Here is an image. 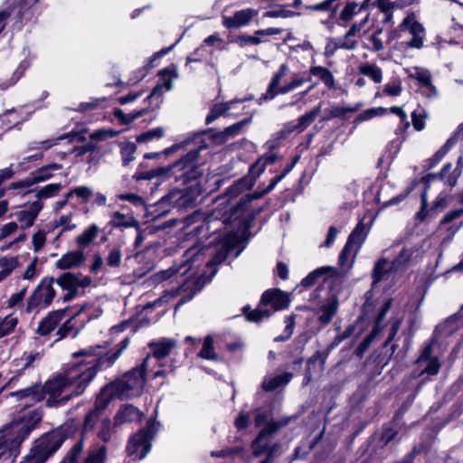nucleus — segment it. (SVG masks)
Listing matches in <instances>:
<instances>
[{
    "instance_id": "f257e3e1",
    "label": "nucleus",
    "mask_w": 463,
    "mask_h": 463,
    "mask_svg": "<svg viewBox=\"0 0 463 463\" xmlns=\"http://www.w3.org/2000/svg\"><path fill=\"white\" fill-rule=\"evenodd\" d=\"M252 415L255 427H264L250 443L251 454L254 458L264 456L260 463H274L275 458L280 455L281 444L279 441L271 443L270 439L280 428L288 424L289 419L271 420L273 410L270 405L254 409Z\"/></svg>"
},
{
    "instance_id": "f03ea898",
    "label": "nucleus",
    "mask_w": 463,
    "mask_h": 463,
    "mask_svg": "<svg viewBox=\"0 0 463 463\" xmlns=\"http://www.w3.org/2000/svg\"><path fill=\"white\" fill-rule=\"evenodd\" d=\"M42 420L38 411H30L27 417L11 421L0 430V461L14 463L20 454L22 443Z\"/></svg>"
},
{
    "instance_id": "7ed1b4c3",
    "label": "nucleus",
    "mask_w": 463,
    "mask_h": 463,
    "mask_svg": "<svg viewBox=\"0 0 463 463\" xmlns=\"http://www.w3.org/2000/svg\"><path fill=\"white\" fill-rule=\"evenodd\" d=\"M79 426L72 420L42 435L34 440L28 454L19 463H45L61 448L65 439L76 432Z\"/></svg>"
},
{
    "instance_id": "20e7f679",
    "label": "nucleus",
    "mask_w": 463,
    "mask_h": 463,
    "mask_svg": "<svg viewBox=\"0 0 463 463\" xmlns=\"http://www.w3.org/2000/svg\"><path fill=\"white\" fill-rule=\"evenodd\" d=\"M100 345L89 346L73 353L74 358L82 357V359L67 369L75 377L77 384L73 389L74 395H81L90 382L96 377L98 372L107 369L108 367H99L98 363L99 359H103L105 354H100Z\"/></svg>"
},
{
    "instance_id": "39448f33",
    "label": "nucleus",
    "mask_w": 463,
    "mask_h": 463,
    "mask_svg": "<svg viewBox=\"0 0 463 463\" xmlns=\"http://www.w3.org/2000/svg\"><path fill=\"white\" fill-rule=\"evenodd\" d=\"M294 163L288 164L282 173L273 178L270 184L261 191H255L252 194H245L236 203L235 206L230 210L229 217L225 219L228 222H239V225L249 227L255 217L263 211V206L251 208L250 203L254 200H258L265 194L271 192L275 186L293 169Z\"/></svg>"
},
{
    "instance_id": "423d86ee",
    "label": "nucleus",
    "mask_w": 463,
    "mask_h": 463,
    "mask_svg": "<svg viewBox=\"0 0 463 463\" xmlns=\"http://www.w3.org/2000/svg\"><path fill=\"white\" fill-rule=\"evenodd\" d=\"M195 148L191 149L185 155L175 160L172 164V170H174V178L175 182L187 184L189 182L196 181L202 177L203 171L202 165L204 160L201 156V152L209 147L206 140L202 137L197 140Z\"/></svg>"
},
{
    "instance_id": "0eeeda50",
    "label": "nucleus",
    "mask_w": 463,
    "mask_h": 463,
    "mask_svg": "<svg viewBox=\"0 0 463 463\" xmlns=\"http://www.w3.org/2000/svg\"><path fill=\"white\" fill-rule=\"evenodd\" d=\"M289 304L290 298L288 293L278 288H269L262 293L255 309L251 310L250 306H245L242 307V314L247 321L259 323L264 318L270 317L274 312L288 308Z\"/></svg>"
},
{
    "instance_id": "6e6552de",
    "label": "nucleus",
    "mask_w": 463,
    "mask_h": 463,
    "mask_svg": "<svg viewBox=\"0 0 463 463\" xmlns=\"http://www.w3.org/2000/svg\"><path fill=\"white\" fill-rule=\"evenodd\" d=\"M148 366V357L136 367L126 372L121 378H118L104 386V391L112 392L119 399L140 395L146 383V372Z\"/></svg>"
},
{
    "instance_id": "1a4fd4ad",
    "label": "nucleus",
    "mask_w": 463,
    "mask_h": 463,
    "mask_svg": "<svg viewBox=\"0 0 463 463\" xmlns=\"http://www.w3.org/2000/svg\"><path fill=\"white\" fill-rule=\"evenodd\" d=\"M202 193L201 187L195 184L183 190H173L163 196L156 203L158 215H165L175 208H190L197 204L198 197Z\"/></svg>"
},
{
    "instance_id": "9d476101",
    "label": "nucleus",
    "mask_w": 463,
    "mask_h": 463,
    "mask_svg": "<svg viewBox=\"0 0 463 463\" xmlns=\"http://www.w3.org/2000/svg\"><path fill=\"white\" fill-rule=\"evenodd\" d=\"M76 384L75 377L67 370L42 384L43 399L46 394H49V398L45 402L46 406L52 408L64 405L71 398L77 397L78 395H74L72 391L69 394L59 398L68 387L76 386Z\"/></svg>"
},
{
    "instance_id": "9b49d317",
    "label": "nucleus",
    "mask_w": 463,
    "mask_h": 463,
    "mask_svg": "<svg viewBox=\"0 0 463 463\" xmlns=\"http://www.w3.org/2000/svg\"><path fill=\"white\" fill-rule=\"evenodd\" d=\"M161 83H158L152 90L151 93L147 96L146 100L150 101L151 106L143 108L132 113L128 114V124L136 120L137 118L144 116L149 110L158 109L160 104L163 102L164 89L165 90H171L173 88L172 80L177 78V72L175 65L172 64L158 71Z\"/></svg>"
},
{
    "instance_id": "f8f14e48",
    "label": "nucleus",
    "mask_w": 463,
    "mask_h": 463,
    "mask_svg": "<svg viewBox=\"0 0 463 463\" xmlns=\"http://www.w3.org/2000/svg\"><path fill=\"white\" fill-rule=\"evenodd\" d=\"M54 284L63 291L57 301L61 300L63 303L75 299L80 295V289L89 287L92 281L89 276H84L80 272L73 273L71 271L61 273L59 277L54 278Z\"/></svg>"
},
{
    "instance_id": "ddd939ff",
    "label": "nucleus",
    "mask_w": 463,
    "mask_h": 463,
    "mask_svg": "<svg viewBox=\"0 0 463 463\" xmlns=\"http://www.w3.org/2000/svg\"><path fill=\"white\" fill-rule=\"evenodd\" d=\"M158 424L150 419L144 428L130 438L126 448L128 456H135L138 460L146 456L151 449V440L157 430L156 425Z\"/></svg>"
},
{
    "instance_id": "4468645a",
    "label": "nucleus",
    "mask_w": 463,
    "mask_h": 463,
    "mask_svg": "<svg viewBox=\"0 0 463 463\" xmlns=\"http://www.w3.org/2000/svg\"><path fill=\"white\" fill-rule=\"evenodd\" d=\"M54 278L46 276L41 279L37 287L28 298L26 311L31 312L37 307H48L56 296V290L53 288Z\"/></svg>"
},
{
    "instance_id": "2eb2a0df",
    "label": "nucleus",
    "mask_w": 463,
    "mask_h": 463,
    "mask_svg": "<svg viewBox=\"0 0 463 463\" xmlns=\"http://www.w3.org/2000/svg\"><path fill=\"white\" fill-rule=\"evenodd\" d=\"M118 398L112 392L104 391V387L101 389L99 394L97 396L94 403V407L85 416L84 421L81 426V435L86 436L89 432H92L95 430L96 425L99 423L100 418H104V412L111 401L114 398Z\"/></svg>"
},
{
    "instance_id": "dca6fc26",
    "label": "nucleus",
    "mask_w": 463,
    "mask_h": 463,
    "mask_svg": "<svg viewBox=\"0 0 463 463\" xmlns=\"http://www.w3.org/2000/svg\"><path fill=\"white\" fill-rule=\"evenodd\" d=\"M238 241L234 236L227 235L222 238L215 246L212 260L208 261L207 267L213 268L224 262L227 257L236 250Z\"/></svg>"
},
{
    "instance_id": "f3484780",
    "label": "nucleus",
    "mask_w": 463,
    "mask_h": 463,
    "mask_svg": "<svg viewBox=\"0 0 463 463\" xmlns=\"http://www.w3.org/2000/svg\"><path fill=\"white\" fill-rule=\"evenodd\" d=\"M257 14V10L252 8L240 10L235 12L232 16H223L222 24L227 29H237L247 25Z\"/></svg>"
},
{
    "instance_id": "a211bd4d",
    "label": "nucleus",
    "mask_w": 463,
    "mask_h": 463,
    "mask_svg": "<svg viewBox=\"0 0 463 463\" xmlns=\"http://www.w3.org/2000/svg\"><path fill=\"white\" fill-rule=\"evenodd\" d=\"M338 307V298L335 294L330 295L323 305L317 308V313L320 314L317 317V321L323 326L329 325L337 313Z\"/></svg>"
},
{
    "instance_id": "6ab92c4d",
    "label": "nucleus",
    "mask_w": 463,
    "mask_h": 463,
    "mask_svg": "<svg viewBox=\"0 0 463 463\" xmlns=\"http://www.w3.org/2000/svg\"><path fill=\"white\" fill-rule=\"evenodd\" d=\"M69 307L50 312L39 324L37 333L41 335H47L55 329L58 324L63 319Z\"/></svg>"
},
{
    "instance_id": "aec40b11",
    "label": "nucleus",
    "mask_w": 463,
    "mask_h": 463,
    "mask_svg": "<svg viewBox=\"0 0 463 463\" xmlns=\"http://www.w3.org/2000/svg\"><path fill=\"white\" fill-rule=\"evenodd\" d=\"M143 413L132 404H124L117 411L114 416V427H118L123 423L140 421Z\"/></svg>"
},
{
    "instance_id": "412c9836",
    "label": "nucleus",
    "mask_w": 463,
    "mask_h": 463,
    "mask_svg": "<svg viewBox=\"0 0 463 463\" xmlns=\"http://www.w3.org/2000/svg\"><path fill=\"white\" fill-rule=\"evenodd\" d=\"M85 261L82 250H73L63 254L55 263L57 269L66 270L79 268Z\"/></svg>"
},
{
    "instance_id": "4be33fe9",
    "label": "nucleus",
    "mask_w": 463,
    "mask_h": 463,
    "mask_svg": "<svg viewBox=\"0 0 463 463\" xmlns=\"http://www.w3.org/2000/svg\"><path fill=\"white\" fill-rule=\"evenodd\" d=\"M288 71V66L286 63L281 64L279 70L273 75L266 92L258 99L259 105H261L263 101L271 100L276 97L275 89L279 86L281 79Z\"/></svg>"
},
{
    "instance_id": "5701e85b",
    "label": "nucleus",
    "mask_w": 463,
    "mask_h": 463,
    "mask_svg": "<svg viewBox=\"0 0 463 463\" xmlns=\"http://www.w3.org/2000/svg\"><path fill=\"white\" fill-rule=\"evenodd\" d=\"M162 177L163 180L174 177V170H172V164L166 166H159L155 169L146 171V172H139L137 171L132 176L136 181L140 180H151L155 177Z\"/></svg>"
},
{
    "instance_id": "b1692460",
    "label": "nucleus",
    "mask_w": 463,
    "mask_h": 463,
    "mask_svg": "<svg viewBox=\"0 0 463 463\" xmlns=\"http://www.w3.org/2000/svg\"><path fill=\"white\" fill-rule=\"evenodd\" d=\"M256 178L251 175L239 179L226 189L225 196L229 199L236 198L245 190L251 188Z\"/></svg>"
},
{
    "instance_id": "393cba45",
    "label": "nucleus",
    "mask_w": 463,
    "mask_h": 463,
    "mask_svg": "<svg viewBox=\"0 0 463 463\" xmlns=\"http://www.w3.org/2000/svg\"><path fill=\"white\" fill-rule=\"evenodd\" d=\"M11 396L17 400L30 398L33 402H42L43 400L42 383L40 382L35 383L27 388L12 392Z\"/></svg>"
},
{
    "instance_id": "a878e982",
    "label": "nucleus",
    "mask_w": 463,
    "mask_h": 463,
    "mask_svg": "<svg viewBox=\"0 0 463 463\" xmlns=\"http://www.w3.org/2000/svg\"><path fill=\"white\" fill-rule=\"evenodd\" d=\"M43 203L42 201H35L31 203L29 210L21 211L18 213V221L23 224L24 227H31L39 213L42 211Z\"/></svg>"
},
{
    "instance_id": "bb28decb",
    "label": "nucleus",
    "mask_w": 463,
    "mask_h": 463,
    "mask_svg": "<svg viewBox=\"0 0 463 463\" xmlns=\"http://www.w3.org/2000/svg\"><path fill=\"white\" fill-rule=\"evenodd\" d=\"M96 428L98 429L97 437L104 443H109L112 440L113 434L115 433L114 430L117 427H114V421L112 422L109 417H104L99 420Z\"/></svg>"
},
{
    "instance_id": "cd10ccee",
    "label": "nucleus",
    "mask_w": 463,
    "mask_h": 463,
    "mask_svg": "<svg viewBox=\"0 0 463 463\" xmlns=\"http://www.w3.org/2000/svg\"><path fill=\"white\" fill-rule=\"evenodd\" d=\"M326 274H328L329 276L334 277V276L338 275V271H337L336 268H335V267H331V266L320 267V268L311 271L307 277H305L301 280L300 286H302L303 288H309L316 283V281L318 278H320L321 276L326 275Z\"/></svg>"
},
{
    "instance_id": "c85d7f7f",
    "label": "nucleus",
    "mask_w": 463,
    "mask_h": 463,
    "mask_svg": "<svg viewBox=\"0 0 463 463\" xmlns=\"http://www.w3.org/2000/svg\"><path fill=\"white\" fill-rule=\"evenodd\" d=\"M292 377V373L286 372L275 377L264 378L261 383V388L265 392L275 391L280 386L287 385L291 381Z\"/></svg>"
},
{
    "instance_id": "c756f323",
    "label": "nucleus",
    "mask_w": 463,
    "mask_h": 463,
    "mask_svg": "<svg viewBox=\"0 0 463 463\" xmlns=\"http://www.w3.org/2000/svg\"><path fill=\"white\" fill-rule=\"evenodd\" d=\"M368 231H366L365 224L361 221L359 222L354 229L352 231L350 235L348 236L346 243L349 245L355 247V253L362 247L367 237Z\"/></svg>"
},
{
    "instance_id": "7c9ffc66",
    "label": "nucleus",
    "mask_w": 463,
    "mask_h": 463,
    "mask_svg": "<svg viewBox=\"0 0 463 463\" xmlns=\"http://www.w3.org/2000/svg\"><path fill=\"white\" fill-rule=\"evenodd\" d=\"M66 137H70L71 140H72L74 137H76L79 141L85 140V137L82 134L77 133V132H71L67 135L61 136L56 139L52 138V139H46V140H43L41 142H31L29 144L28 148L30 150H35V149H41V148L49 149L50 147L58 144V141L62 140Z\"/></svg>"
},
{
    "instance_id": "2f4dec72",
    "label": "nucleus",
    "mask_w": 463,
    "mask_h": 463,
    "mask_svg": "<svg viewBox=\"0 0 463 463\" xmlns=\"http://www.w3.org/2000/svg\"><path fill=\"white\" fill-rule=\"evenodd\" d=\"M388 263L389 261L385 258H382L374 263V267L372 272L373 287L381 282L383 279H387L389 274L395 272L394 270H391V266L387 268Z\"/></svg>"
},
{
    "instance_id": "473e14b6",
    "label": "nucleus",
    "mask_w": 463,
    "mask_h": 463,
    "mask_svg": "<svg viewBox=\"0 0 463 463\" xmlns=\"http://www.w3.org/2000/svg\"><path fill=\"white\" fill-rule=\"evenodd\" d=\"M363 12L360 9L359 4L354 0H347V3L339 14L337 23L341 25L345 26L355 14Z\"/></svg>"
},
{
    "instance_id": "72a5a7b5",
    "label": "nucleus",
    "mask_w": 463,
    "mask_h": 463,
    "mask_svg": "<svg viewBox=\"0 0 463 463\" xmlns=\"http://www.w3.org/2000/svg\"><path fill=\"white\" fill-rule=\"evenodd\" d=\"M441 364L439 358L426 360L422 366H418V370L411 373L413 378L420 377L423 374L436 375L439 373Z\"/></svg>"
},
{
    "instance_id": "f704fd0d",
    "label": "nucleus",
    "mask_w": 463,
    "mask_h": 463,
    "mask_svg": "<svg viewBox=\"0 0 463 463\" xmlns=\"http://www.w3.org/2000/svg\"><path fill=\"white\" fill-rule=\"evenodd\" d=\"M129 344V339L128 337L124 338L118 345V349L111 353H105V356L101 361L99 360L98 365L99 367H110L114 364V363L118 359L121 355L122 352L128 347Z\"/></svg>"
},
{
    "instance_id": "c9c22d12",
    "label": "nucleus",
    "mask_w": 463,
    "mask_h": 463,
    "mask_svg": "<svg viewBox=\"0 0 463 463\" xmlns=\"http://www.w3.org/2000/svg\"><path fill=\"white\" fill-rule=\"evenodd\" d=\"M212 129H204L197 132H194L190 134L186 138H184L182 142L179 144H175L172 146L165 148L163 152L165 156H168L177 149L184 146H188L192 144H197V140L201 138L202 137H204L205 134L209 133Z\"/></svg>"
},
{
    "instance_id": "e433bc0d",
    "label": "nucleus",
    "mask_w": 463,
    "mask_h": 463,
    "mask_svg": "<svg viewBox=\"0 0 463 463\" xmlns=\"http://www.w3.org/2000/svg\"><path fill=\"white\" fill-rule=\"evenodd\" d=\"M278 157L279 156L275 154L265 155L250 167L249 174L255 178L259 177L264 172L266 165L274 164Z\"/></svg>"
},
{
    "instance_id": "4c0bfd02",
    "label": "nucleus",
    "mask_w": 463,
    "mask_h": 463,
    "mask_svg": "<svg viewBox=\"0 0 463 463\" xmlns=\"http://www.w3.org/2000/svg\"><path fill=\"white\" fill-rule=\"evenodd\" d=\"M84 310V306L80 307V309L70 319L65 321L61 326L58 329L56 335L58 338L56 341L61 340L68 335H71L72 338H75L79 334V329L74 327V325L71 323V320L74 317L80 315Z\"/></svg>"
},
{
    "instance_id": "58836bf2",
    "label": "nucleus",
    "mask_w": 463,
    "mask_h": 463,
    "mask_svg": "<svg viewBox=\"0 0 463 463\" xmlns=\"http://www.w3.org/2000/svg\"><path fill=\"white\" fill-rule=\"evenodd\" d=\"M176 342L174 339H163L153 345V354L157 359H163L169 355Z\"/></svg>"
},
{
    "instance_id": "ea45409f",
    "label": "nucleus",
    "mask_w": 463,
    "mask_h": 463,
    "mask_svg": "<svg viewBox=\"0 0 463 463\" xmlns=\"http://www.w3.org/2000/svg\"><path fill=\"white\" fill-rule=\"evenodd\" d=\"M119 148L122 165L128 166L135 160V153L137 152V146L133 142H121L119 143Z\"/></svg>"
},
{
    "instance_id": "a19ab883",
    "label": "nucleus",
    "mask_w": 463,
    "mask_h": 463,
    "mask_svg": "<svg viewBox=\"0 0 463 463\" xmlns=\"http://www.w3.org/2000/svg\"><path fill=\"white\" fill-rule=\"evenodd\" d=\"M235 103V100H230L228 102L217 103L213 105L211 109L209 114L205 118L206 125L211 124L219 117L224 115L228 110L232 109V104Z\"/></svg>"
},
{
    "instance_id": "79ce46f5",
    "label": "nucleus",
    "mask_w": 463,
    "mask_h": 463,
    "mask_svg": "<svg viewBox=\"0 0 463 463\" xmlns=\"http://www.w3.org/2000/svg\"><path fill=\"white\" fill-rule=\"evenodd\" d=\"M309 72L311 75L318 77L326 87H334L335 79L332 72L327 68L322 66H311L309 69Z\"/></svg>"
},
{
    "instance_id": "37998d69",
    "label": "nucleus",
    "mask_w": 463,
    "mask_h": 463,
    "mask_svg": "<svg viewBox=\"0 0 463 463\" xmlns=\"http://www.w3.org/2000/svg\"><path fill=\"white\" fill-rule=\"evenodd\" d=\"M358 70L361 74L371 78L375 83H380L382 81L383 71L377 65L365 62L362 63Z\"/></svg>"
},
{
    "instance_id": "c03bdc74",
    "label": "nucleus",
    "mask_w": 463,
    "mask_h": 463,
    "mask_svg": "<svg viewBox=\"0 0 463 463\" xmlns=\"http://www.w3.org/2000/svg\"><path fill=\"white\" fill-rule=\"evenodd\" d=\"M99 232V229L96 224L90 225L80 236H78L76 240L77 244L81 248L89 246L96 239Z\"/></svg>"
},
{
    "instance_id": "a18cd8bd",
    "label": "nucleus",
    "mask_w": 463,
    "mask_h": 463,
    "mask_svg": "<svg viewBox=\"0 0 463 463\" xmlns=\"http://www.w3.org/2000/svg\"><path fill=\"white\" fill-rule=\"evenodd\" d=\"M412 251L403 248L391 264V270L400 271L411 261Z\"/></svg>"
},
{
    "instance_id": "49530a36",
    "label": "nucleus",
    "mask_w": 463,
    "mask_h": 463,
    "mask_svg": "<svg viewBox=\"0 0 463 463\" xmlns=\"http://www.w3.org/2000/svg\"><path fill=\"white\" fill-rule=\"evenodd\" d=\"M452 168V165L451 163H446L441 170L439 172V173H431V174H428L426 175H424L422 178H421V182L424 184L425 185V190L427 192V190L430 188V182L434 181V180H447L446 179V175L447 174H449Z\"/></svg>"
},
{
    "instance_id": "de8ad7c7",
    "label": "nucleus",
    "mask_w": 463,
    "mask_h": 463,
    "mask_svg": "<svg viewBox=\"0 0 463 463\" xmlns=\"http://www.w3.org/2000/svg\"><path fill=\"white\" fill-rule=\"evenodd\" d=\"M107 448L105 445L90 449L83 463H105Z\"/></svg>"
},
{
    "instance_id": "09e8293b",
    "label": "nucleus",
    "mask_w": 463,
    "mask_h": 463,
    "mask_svg": "<svg viewBox=\"0 0 463 463\" xmlns=\"http://www.w3.org/2000/svg\"><path fill=\"white\" fill-rule=\"evenodd\" d=\"M85 436L81 435V439L78 440L73 447L68 451L66 456L60 463H78L80 454L83 449V439Z\"/></svg>"
},
{
    "instance_id": "8fccbe9b",
    "label": "nucleus",
    "mask_w": 463,
    "mask_h": 463,
    "mask_svg": "<svg viewBox=\"0 0 463 463\" xmlns=\"http://www.w3.org/2000/svg\"><path fill=\"white\" fill-rule=\"evenodd\" d=\"M320 112L321 104L313 108L309 112L306 113L305 115L301 116L298 118L297 128L299 131H303L316 119V118L319 115Z\"/></svg>"
},
{
    "instance_id": "3c124183",
    "label": "nucleus",
    "mask_w": 463,
    "mask_h": 463,
    "mask_svg": "<svg viewBox=\"0 0 463 463\" xmlns=\"http://www.w3.org/2000/svg\"><path fill=\"white\" fill-rule=\"evenodd\" d=\"M18 266V260L15 257L3 258L0 260V281L8 277Z\"/></svg>"
},
{
    "instance_id": "603ef678",
    "label": "nucleus",
    "mask_w": 463,
    "mask_h": 463,
    "mask_svg": "<svg viewBox=\"0 0 463 463\" xmlns=\"http://www.w3.org/2000/svg\"><path fill=\"white\" fill-rule=\"evenodd\" d=\"M198 355L201 358L207 360L216 361L218 359L217 354L214 352L213 339L212 336L208 335L204 338L203 347L199 352Z\"/></svg>"
},
{
    "instance_id": "864d4df0",
    "label": "nucleus",
    "mask_w": 463,
    "mask_h": 463,
    "mask_svg": "<svg viewBox=\"0 0 463 463\" xmlns=\"http://www.w3.org/2000/svg\"><path fill=\"white\" fill-rule=\"evenodd\" d=\"M61 188L62 186L61 184H50L45 185L44 187L37 191V201H41L42 199H46L54 196L60 192ZM33 192H36V190L33 189L29 191V193Z\"/></svg>"
},
{
    "instance_id": "5fc2aeb1",
    "label": "nucleus",
    "mask_w": 463,
    "mask_h": 463,
    "mask_svg": "<svg viewBox=\"0 0 463 463\" xmlns=\"http://www.w3.org/2000/svg\"><path fill=\"white\" fill-rule=\"evenodd\" d=\"M436 343L437 338L435 335H433L431 339H430V341L425 345L419 358L416 360L417 366H422L426 360L437 358L436 356H432V348Z\"/></svg>"
},
{
    "instance_id": "6e6d98bb",
    "label": "nucleus",
    "mask_w": 463,
    "mask_h": 463,
    "mask_svg": "<svg viewBox=\"0 0 463 463\" xmlns=\"http://www.w3.org/2000/svg\"><path fill=\"white\" fill-rule=\"evenodd\" d=\"M296 315L288 316L285 319L286 326L282 335L274 338V342H284L290 338L295 326Z\"/></svg>"
},
{
    "instance_id": "4d7b16f0",
    "label": "nucleus",
    "mask_w": 463,
    "mask_h": 463,
    "mask_svg": "<svg viewBox=\"0 0 463 463\" xmlns=\"http://www.w3.org/2000/svg\"><path fill=\"white\" fill-rule=\"evenodd\" d=\"M17 323L18 320L16 317H13L11 316L5 317L0 323V338L10 335L15 328Z\"/></svg>"
},
{
    "instance_id": "13d9d810",
    "label": "nucleus",
    "mask_w": 463,
    "mask_h": 463,
    "mask_svg": "<svg viewBox=\"0 0 463 463\" xmlns=\"http://www.w3.org/2000/svg\"><path fill=\"white\" fill-rule=\"evenodd\" d=\"M462 170H463V156H459L457 160V165H456L455 169L447 177L446 184L450 187H454L458 183V179L459 178V176L462 174Z\"/></svg>"
},
{
    "instance_id": "bf43d9fd",
    "label": "nucleus",
    "mask_w": 463,
    "mask_h": 463,
    "mask_svg": "<svg viewBox=\"0 0 463 463\" xmlns=\"http://www.w3.org/2000/svg\"><path fill=\"white\" fill-rule=\"evenodd\" d=\"M33 177L31 184H38L50 179L52 176V172L49 170L47 165L38 168L30 174Z\"/></svg>"
},
{
    "instance_id": "052dcab7",
    "label": "nucleus",
    "mask_w": 463,
    "mask_h": 463,
    "mask_svg": "<svg viewBox=\"0 0 463 463\" xmlns=\"http://www.w3.org/2000/svg\"><path fill=\"white\" fill-rule=\"evenodd\" d=\"M164 136V129L162 128H156L144 132L137 137V143L146 142L155 138H160Z\"/></svg>"
},
{
    "instance_id": "680f3d73",
    "label": "nucleus",
    "mask_w": 463,
    "mask_h": 463,
    "mask_svg": "<svg viewBox=\"0 0 463 463\" xmlns=\"http://www.w3.org/2000/svg\"><path fill=\"white\" fill-rule=\"evenodd\" d=\"M122 253L118 247L112 248L106 259L107 264L111 268H118L121 263Z\"/></svg>"
},
{
    "instance_id": "e2e57ef3",
    "label": "nucleus",
    "mask_w": 463,
    "mask_h": 463,
    "mask_svg": "<svg viewBox=\"0 0 463 463\" xmlns=\"http://www.w3.org/2000/svg\"><path fill=\"white\" fill-rule=\"evenodd\" d=\"M357 108L333 106L329 110L327 118H344L347 113H354Z\"/></svg>"
},
{
    "instance_id": "0e129e2a",
    "label": "nucleus",
    "mask_w": 463,
    "mask_h": 463,
    "mask_svg": "<svg viewBox=\"0 0 463 463\" xmlns=\"http://www.w3.org/2000/svg\"><path fill=\"white\" fill-rule=\"evenodd\" d=\"M328 351H317L315 352L307 360V366L311 367V365L315 364L317 362L320 361L321 367L324 369L326 361L328 357Z\"/></svg>"
},
{
    "instance_id": "69168bd1",
    "label": "nucleus",
    "mask_w": 463,
    "mask_h": 463,
    "mask_svg": "<svg viewBox=\"0 0 463 463\" xmlns=\"http://www.w3.org/2000/svg\"><path fill=\"white\" fill-rule=\"evenodd\" d=\"M358 42L353 38H346V33L335 43V49L354 50Z\"/></svg>"
},
{
    "instance_id": "338daca9",
    "label": "nucleus",
    "mask_w": 463,
    "mask_h": 463,
    "mask_svg": "<svg viewBox=\"0 0 463 463\" xmlns=\"http://www.w3.org/2000/svg\"><path fill=\"white\" fill-rule=\"evenodd\" d=\"M250 121V118H245L239 122H236L235 124L229 126L224 128L225 133L227 134L228 137H233L241 133L243 127L246 126Z\"/></svg>"
},
{
    "instance_id": "774afa93",
    "label": "nucleus",
    "mask_w": 463,
    "mask_h": 463,
    "mask_svg": "<svg viewBox=\"0 0 463 463\" xmlns=\"http://www.w3.org/2000/svg\"><path fill=\"white\" fill-rule=\"evenodd\" d=\"M93 194L91 188L87 186H78L73 190H71L67 193V199L71 197L73 194H76L78 197L81 198L84 201H87Z\"/></svg>"
}]
</instances>
